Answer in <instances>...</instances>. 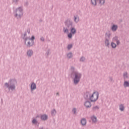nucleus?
<instances>
[{"mask_svg": "<svg viewBox=\"0 0 129 129\" xmlns=\"http://www.w3.org/2000/svg\"><path fill=\"white\" fill-rule=\"evenodd\" d=\"M71 77L73 80L74 84L77 85L79 82H80V79L82 77V74L78 71H75V68L74 67H71Z\"/></svg>", "mask_w": 129, "mask_h": 129, "instance_id": "nucleus-1", "label": "nucleus"}, {"mask_svg": "<svg viewBox=\"0 0 129 129\" xmlns=\"http://www.w3.org/2000/svg\"><path fill=\"white\" fill-rule=\"evenodd\" d=\"M16 85H17V80L15 79H10L8 83L6 82L4 84L5 87L8 88L9 91L10 90L12 91L16 90Z\"/></svg>", "mask_w": 129, "mask_h": 129, "instance_id": "nucleus-2", "label": "nucleus"}, {"mask_svg": "<svg viewBox=\"0 0 129 129\" xmlns=\"http://www.w3.org/2000/svg\"><path fill=\"white\" fill-rule=\"evenodd\" d=\"M23 8L22 7H18L14 11V16L17 20H21L22 17H23Z\"/></svg>", "mask_w": 129, "mask_h": 129, "instance_id": "nucleus-3", "label": "nucleus"}, {"mask_svg": "<svg viewBox=\"0 0 129 129\" xmlns=\"http://www.w3.org/2000/svg\"><path fill=\"white\" fill-rule=\"evenodd\" d=\"M99 97L98 92H94L92 95H89V100L91 102H95Z\"/></svg>", "mask_w": 129, "mask_h": 129, "instance_id": "nucleus-4", "label": "nucleus"}, {"mask_svg": "<svg viewBox=\"0 0 129 129\" xmlns=\"http://www.w3.org/2000/svg\"><path fill=\"white\" fill-rule=\"evenodd\" d=\"M91 4L95 7L98 4L99 6H103L105 4V0H91Z\"/></svg>", "mask_w": 129, "mask_h": 129, "instance_id": "nucleus-5", "label": "nucleus"}, {"mask_svg": "<svg viewBox=\"0 0 129 129\" xmlns=\"http://www.w3.org/2000/svg\"><path fill=\"white\" fill-rule=\"evenodd\" d=\"M64 25L68 29H70L73 27V21L70 19H68L64 22Z\"/></svg>", "mask_w": 129, "mask_h": 129, "instance_id": "nucleus-6", "label": "nucleus"}, {"mask_svg": "<svg viewBox=\"0 0 129 129\" xmlns=\"http://www.w3.org/2000/svg\"><path fill=\"white\" fill-rule=\"evenodd\" d=\"M30 41V40H26V42L24 41L25 45L28 48H31V47H33V46H34V42L33 43L31 41V43Z\"/></svg>", "mask_w": 129, "mask_h": 129, "instance_id": "nucleus-7", "label": "nucleus"}, {"mask_svg": "<svg viewBox=\"0 0 129 129\" xmlns=\"http://www.w3.org/2000/svg\"><path fill=\"white\" fill-rule=\"evenodd\" d=\"M112 41L113 42H116L117 46H118V45H120V41L118 40V37L115 36L113 37Z\"/></svg>", "mask_w": 129, "mask_h": 129, "instance_id": "nucleus-8", "label": "nucleus"}, {"mask_svg": "<svg viewBox=\"0 0 129 129\" xmlns=\"http://www.w3.org/2000/svg\"><path fill=\"white\" fill-rule=\"evenodd\" d=\"M84 105L86 107V108H90L91 107L92 104H91V102L89 101H86L84 103Z\"/></svg>", "mask_w": 129, "mask_h": 129, "instance_id": "nucleus-9", "label": "nucleus"}, {"mask_svg": "<svg viewBox=\"0 0 129 129\" xmlns=\"http://www.w3.org/2000/svg\"><path fill=\"white\" fill-rule=\"evenodd\" d=\"M74 22L76 24H78V23H79V21H80L79 19V16L78 15H75L74 16Z\"/></svg>", "mask_w": 129, "mask_h": 129, "instance_id": "nucleus-10", "label": "nucleus"}, {"mask_svg": "<svg viewBox=\"0 0 129 129\" xmlns=\"http://www.w3.org/2000/svg\"><path fill=\"white\" fill-rule=\"evenodd\" d=\"M31 91H33V90H35L36 88H37V85H36V84L34 82L31 83Z\"/></svg>", "mask_w": 129, "mask_h": 129, "instance_id": "nucleus-11", "label": "nucleus"}, {"mask_svg": "<svg viewBox=\"0 0 129 129\" xmlns=\"http://www.w3.org/2000/svg\"><path fill=\"white\" fill-rule=\"evenodd\" d=\"M33 53L34 52L33 51V50L29 49L27 51V55L28 57H32V56H33Z\"/></svg>", "mask_w": 129, "mask_h": 129, "instance_id": "nucleus-12", "label": "nucleus"}, {"mask_svg": "<svg viewBox=\"0 0 129 129\" xmlns=\"http://www.w3.org/2000/svg\"><path fill=\"white\" fill-rule=\"evenodd\" d=\"M40 118L41 120H47L48 119V115L46 114L41 115Z\"/></svg>", "mask_w": 129, "mask_h": 129, "instance_id": "nucleus-13", "label": "nucleus"}, {"mask_svg": "<svg viewBox=\"0 0 129 129\" xmlns=\"http://www.w3.org/2000/svg\"><path fill=\"white\" fill-rule=\"evenodd\" d=\"M22 39L24 42H26L27 40H29V37H27V32H25L24 35H22Z\"/></svg>", "mask_w": 129, "mask_h": 129, "instance_id": "nucleus-14", "label": "nucleus"}, {"mask_svg": "<svg viewBox=\"0 0 129 129\" xmlns=\"http://www.w3.org/2000/svg\"><path fill=\"white\" fill-rule=\"evenodd\" d=\"M92 110L94 112H95L96 111H98L99 110V106H94L92 107Z\"/></svg>", "mask_w": 129, "mask_h": 129, "instance_id": "nucleus-15", "label": "nucleus"}, {"mask_svg": "<svg viewBox=\"0 0 129 129\" xmlns=\"http://www.w3.org/2000/svg\"><path fill=\"white\" fill-rule=\"evenodd\" d=\"M118 26L116 25H113L111 28V30L112 31V32H115L116 30H117Z\"/></svg>", "mask_w": 129, "mask_h": 129, "instance_id": "nucleus-16", "label": "nucleus"}, {"mask_svg": "<svg viewBox=\"0 0 129 129\" xmlns=\"http://www.w3.org/2000/svg\"><path fill=\"white\" fill-rule=\"evenodd\" d=\"M104 44L105 47H109V45H110L109 39H105Z\"/></svg>", "mask_w": 129, "mask_h": 129, "instance_id": "nucleus-17", "label": "nucleus"}, {"mask_svg": "<svg viewBox=\"0 0 129 129\" xmlns=\"http://www.w3.org/2000/svg\"><path fill=\"white\" fill-rule=\"evenodd\" d=\"M110 36H111V34L106 33L105 36V39L110 40Z\"/></svg>", "mask_w": 129, "mask_h": 129, "instance_id": "nucleus-18", "label": "nucleus"}, {"mask_svg": "<svg viewBox=\"0 0 129 129\" xmlns=\"http://www.w3.org/2000/svg\"><path fill=\"white\" fill-rule=\"evenodd\" d=\"M81 123L82 125H86L87 121L86 118H82L81 120Z\"/></svg>", "mask_w": 129, "mask_h": 129, "instance_id": "nucleus-19", "label": "nucleus"}, {"mask_svg": "<svg viewBox=\"0 0 129 129\" xmlns=\"http://www.w3.org/2000/svg\"><path fill=\"white\" fill-rule=\"evenodd\" d=\"M91 119L93 122H96L97 121V118L94 115H93L91 117Z\"/></svg>", "mask_w": 129, "mask_h": 129, "instance_id": "nucleus-20", "label": "nucleus"}, {"mask_svg": "<svg viewBox=\"0 0 129 129\" xmlns=\"http://www.w3.org/2000/svg\"><path fill=\"white\" fill-rule=\"evenodd\" d=\"M71 29V33L73 34V35H75L76 34V29L74 27H72Z\"/></svg>", "mask_w": 129, "mask_h": 129, "instance_id": "nucleus-21", "label": "nucleus"}, {"mask_svg": "<svg viewBox=\"0 0 129 129\" xmlns=\"http://www.w3.org/2000/svg\"><path fill=\"white\" fill-rule=\"evenodd\" d=\"M57 111H56V109H53L51 111V115L52 116H55L56 115Z\"/></svg>", "mask_w": 129, "mask_h": 129, "instance_id": "nucleus-22", "label": "nucleus"}, {"mask_svg": "<svg viewBox=\"0 0 129 129\" xmlns=\"http://www.w3.org/2000/svg\"><path fill=\"white\" fill-rule=\"evenodd\" d=\"M67 56L69 59H71L73 57V53L72 52H69L67 54Z\"/></svg>", "mask_w": 129, "mask_h": 129, "instance_id": "nucleus-23", "label": "nucleus"}, {"mask_svg": "<svg viewBox=\"0 0 129 129\" xmlns=\"http://www.w3.org/2000/svg\"><path fill=\"white\" fill-rule=\"evenodd\" d=\"M119 110H120V111H123V110H124V106L123 105V104H121L119 105Z\"/></svg>", "mask_w": 129, "mask_h": 129, "instance_id": "nucleus-24", "label": "nucleus"}, {"mask_svg": "<svg viewBox=\"0 0 129 129\" xmlns=\"http://www.w3.org/2000/svg\"><path fill=\"white\" fill-rule=\"evenodd\" d=\"M69 29H70V28H68L67 27V28L63 27V33L68 34L69 33Z\"/></svg>", "mask_w": 129, "mask_h": 129, "instance_id": "nucleus-25", "label": "nucleus"}, {"mask_svg": "<svg viewBox=\"0 0 129 129\" xmlns=\"http://www.w3.org/2000/svg\"><path fill=\"white\" fill-rule=\"evenodd\" d=\"M123 86L125 88L126 87H129V82L127 81H125L124 82Z\"/></svg>", "mask_w": 129, "mask_h": 129, "instance_id": "nucleus-26", "label": "nucleus"}, {"mask_svg": "<svg viewBox=\"0 0 129 129\" xmlns=\"http://www.w3.org/2000/svg\"><path fill=\"white\" fill-rule=\"evenodd\" d=\"M116 45L117 44L113 42H112L111 43V46L113 49H115V48H116Z\"/></svg>", "mask_w": 129, "mask_h": 129, "instance_id": "nucleus-27", "label": "nucleus"}, {"mask_svg": "<svg viewBox=\"0 0 129 129\" xmlns=\"http://www.w3.org/2000/svg\"><path fill=\"white\" fill-rule=\"evenodd\" d=\"M85 60H86V58H85V57L84 56H82L80 58V62H85Z\"/></svg>", "mask_w": 129, "mask_h": 129, "instance_id": "nucleus-28", "label": "nucleus"}, {"mask_svg": "<svg viewBox=\"0 0 129 129\" xmlns=\"http://www.w3.org/2000/svg\"><path fill=\"white\" fill-rule=\"evenodd\" d=\"M28 40L31 41L32 43H34V40H35V36H32L31 38L29 37Z\"/></svg>", "mask_w": 129, "mask_h": 129, "instance_id": "nucleus-29", "label": "nucleus"}, {"mask_svg": "<svg viewBox=\"0 0 129 129\" xmlns=\"http://www.w3.org/2000/svg\"><path fill=\"white\" fill-rule=\"evenodd\" d=\"M77 111V109L76 108H74L72 109V112L74 114H76V112Z\"/></svg>", "mask_w": 129, "mask_h": 129, "instance_id": "nucleus-30", "label": "nucleus"}, {"mask_svg": "<svg viewBox=\"0 0 129 129\" xmlns=\"http://www.w3.org/2000/svg\"><path fill=\"white\" fill-rule=\"evenodd\" d=\"M32 123L33 124H37V123H38V121H37L36 119H33L32 120Z\"/></svg>", "mask_w": 129, "mask_h": 129, "instance_id": "nucleus-31", "label": "nucleus"}, {"mask_svg": "<svg viewBox=\"0 0 129 129\" xmlns=\"http://www.w3.org/2000/svg\"><path fill=\"white\" fill-rule=\"evenodd\" d=\"M72 47H73V45L71 44H69L68 45V50H70V49H71V48H72Z\"/></svg>", "mask_w": 129, "mask_h": 129, "instance_id": "nucleus-32", "label": "nucleus"}, {"mask_svg": "<svg viewBox=\"0 0 129 129\" xmlns=\"http://www.w3.org/2000/svg\"><path fill=\"white\" fill-rule=\"evenodd\" d=\"M73 34L71 33V32L68 35V38H69V39H72V35H73Z\"/></svg>", "mask_w": 129, "mask_h": 129, "instance_id": "nucleus-33", "label": "nucleus"}, {"mask_svg": "<svg viewBox=\"0 0 129 129\" xmlns=\"http://www.w3.org/2000/svg\"><path fill=\"white\" fill-rule=\"evenodd\" d=\"M13 4L15 5H18V3H19V0H13Z\"/></svg>", "mask_w": 129, "mask_h": 129, "instance_id": "nucleus-34", "label": "nucleus"}, {"mask_svg": "<svg viewBox=\"0 0 129 129\" xmlns=\"http://www.w3.org/2000/svg\"><path fill=\"white\" fill-rule=\"evenodd\" d=\"M123 77L124 78H127V73H124L123 74Z\"/></svg>", "mask_w": 129, "mask_h": 129, "instance_id": "nucleus-35", "label": "nucleus"}, {"mask_svg": "<svg viewBox=\"0 0 129 129\" xmlns=\"http://www.w3.org/2000/svg\"><path fill=\"white\" fill-rule=\"evenodd\" d=\"M50 53V49H48L46 52V55L47 56H48L49 54Z\"/></svg>", "mask_w": 129, "mask_h": 129, "instance_id": "nucleus-36", "label": "nucleus"}, {"mask_svg": "<svg viewBox=\"0 0 129 129\" xmlns=\"http://www.w3.org/2000/svg\"><path fill=\"white\" fill-rule=\"evenodd\" d=\"M40 41H42V42H45V38H44V37H41L40 38Z\"/></svg>", "mask_w": 129, "mask_h": 129, "instance_id": "nucleus-37", "label": "nucleus"}, {"mask_svg": "<svg viewBox=\"0 0 129 129\" xmlns=\"http://www.w3.org/2000/svg\"><path fill=\"white\" fill-rule=\"evenodd\" d=\"M27 32L28 34H30V29H28L27 31Z\"/></svg>", "mask_w": 129, "mask_h": 129, "instance_id": "nucleus-38", "label": "nucleus"}, {"mask_svg": "<svg viewBox=\"0 0 129 129\" xmlns=\"http://www.w3.org/2000/svg\"><path fill=\"white\" fill-rule=\"evenodd\" d=\"M89 95H90V94H87V95H86L87 97H88V96H89Z\"/></svg>", "mask_w": 129, "mask_h": 129, "instance_id": "nucleus-39", "label": "nucleus"}, {"mask_svg": "<svg viewBox=\"0 0 129 129\" xmlns=\"http://www.w3.org/2000/svg\"><path fill=\"white\" fill-rule=\"evenodd\" d=\"M110 81H112V78H110Z\"/></svg>", "mask_w": 129, "mask_h": 129, "instance_id": "nucleus-40", "label": "nucleus"}, {"mask_svg": "<svg viewBox=\"0 0 129 129\" xmlns=\"http://www.w3.org/2000/svg\"><path fill=\"white\" fill-rule=\"evenodd\" d=\"M39 129H44V127H40Z\"/></svg>", "mask_w": 129, "mask_h": 129, "instance_id": "nucleus-41", "label": "nucleus"}, {"mask_svg": "<svg viewBox=\"0 0 129 129\" xmlns=\"http://www.w3.org/2000/svg\"><path fill=\"white\" fill-rule=\"evenodd\" d=\"M56 95H58V96H59V93L58 92L56 93Z\"/></svg>", "mask_w": 129, "mask_h": 129, "instance_id": "nucleus-42", "label": "nucleus"}, {"mask_svg": "<svg viewBox=\"0 0 129 129\" xmlns=\"http://www.w3.org/2000/svg\"><path fill=\"white\" fill-rule=\"evenodd\" d=\"M26 4L28 6V2H26Z\"/></svg>", "mask_w": 129, "mask_h": 129, "instance_id": "nucleus-43", "label": "nucleus"}]
</instances>
